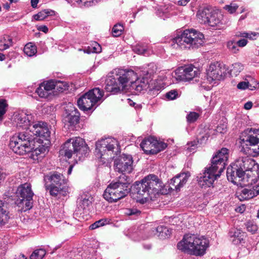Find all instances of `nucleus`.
<instances>
[{
	"label": "nucleus",
	"instance_id": "obj_50",
	"mask_svg": "<svg viewBox=\"0 0 259 259\" xmlns=\"http://www.w3.org/2000/svg\"><path fill=\"white\" fill-rule=\"evenodd\" d=\"M106 223L107 220L106 219H101L92 224L90 228L92 230L95 229L98 227L105 225Z\"/></svg>",
	"mask_w": 259,
	"mask_h": 259
},
{
	"label": "nucleus",
	"instance_id": "obj_5",
	"mask_svg": "<svg viewBox=\"0 0 259 259\" xmlns=\"http://www.w3.org/2000/svg\"><path fill=\"white\" fill-rule=\"evenodd\" d=\"M9 145L14 153L24 155L34 148V139L27 131L20 132L12 137Z\"/></svg>",
	"mask_w": 259,
	"mask_h": 259
},
{
	"label": "nucleus",
	"instance_id": "obj_62",
	"mask_svg": "<svg viewBox=\"0 0 259 259\" xmlns=\"http://www.w3.org/2000/svg\"><path fill=\"white\" fill-rule=\"evenodd\" d=\"M252 103L250 101L247 102L245 103L244 105V108L246 110L250 109L252 107Z\"/></svg>",
	"mask_w": 259,
	"mask_h": 259
},
{
	"label": "nucleus",
	"instance_id": "obj_20",
	"mask_svg": "<svg viewBox=\"0 0 259 259\" xmlns=\"http://www.w3.org/2000/svg\"><path fill=\"white\" fill-rule=\"evenodd\" d=\"M105 89L107 92L116 94L124 90L119 84L114 74L109 75L106 80Z\"/></svg>",
	"mask_w": 259,
	"mask_h": 259
},
{
	"label": "nucleus",
	"instance_id": "obj_12",
	"mask_svg": "<svg viewBox=\"0 0 259 259\" xmlns=\"http://www.w3.org/2000/svg\"><path fill=\"white\" fill-rule=\"evenodd\" d=\"M199 74V70L193 65L179 67L175 71L174 77L180 81H189Z\"/></svg>",
	"mask_w": 259,
	"mask_h": 259
},
{
	"label": "nucleus",
	"instance_id": "obj_24",
	"mask_svg": "<svg viewBox=\"0 0 259 259\" xmlns=\"http://www.w3.org/2000/svg\"><path fill=\"white\" fill-rule=\"evenodd\" d=\"M209 245V241L203 236H199L198 238L197 242L194 248V255H203Z\"/></svg>",
	"mask_w": 259,
	"mask_h": 259
},
{
	"label": "nucleus",
	"instance_id": "obj_47",
	"mask_svg": "<svg viewBox=\"0 0 259 259\" xmlns=\"http://www.w3.org/2000/svg\"><path fill=\"white\" fill-rule=\"evenodd\" d=\"M7 106L6 100L3 99L0 100V121L2 120L3 116L6 113Z\"/></svg>",
	"mask_w": 259,
	"mask_h": 259
},
{
	"label": "nucleus",
	"instance_id": "obj_44",
	"mask_svg": "<svg viewBox=\"0 0 259 259\" xmlns=\"http://www.w3.org/2000/svg\"><path fill=\"white\" fill-rule=\"evenodd\" d=\"M123 30V26L121 24H115L112 28V34L115 37L120 36Z\"/></svg>",
	"mask_w": 259,
	"mask_h": 259
},
{
	"label": "nucleus",
	"instance_id": "obj_49",
	"mask_svg": "<svg viewBox=\"0 0 259 259\" xmlns=\"http://www.w3.org/2000/svg\"><path fill=\"white\" fill-rule=\"evenodd\" d=\"M243 69L242 65L239 63H235L232 65V68L230 69L231 73H233L237 75Z\"/></svg>",
	"mask_w": 259,
	"mask_h": 259
},
{
	"label": "nucleus",
	"instance_id": "obj_26",
	"mask_svg": "<svg viewBox=\"0 0 259 259\" xmlns=\"http://www.w3.org/2000/svg\"><path fill=\"white\" fill-rule=\"evenodd\" d=\"M77 104L79 108L83 111L91 110L95 105L93 101L87 93L78 100Z\"/></svg>",
	"mask_w": 259,
	"mask_h": 259
},
{
	"label": "nucleus",
	"instance_id": "obj_60",
	"mask_svg": "<svg viewBox=\"0 0 259 259\" xmlns=\"http://www.w3.org/2000/svg\"><path fill=\"white\" fill-rule=\"evenodd\" d=\"M188 146V149L189 151L191 152L192 150L195 149L196 146V142L195 141L192 142L191 143H189Z\"/></svg>",
	"mask_w": 259,
	"mask_h": 259
},
{
	"label": "nucleus",
	"instance_id": "obj_36",
	"mask_svg": "<svg viewBox=\"0 0 259 259\" xmlns=\"http://www.w3.org/2000/svg\"><path fill=\"white\" fill-rule=\"evenodd\" d=\"M41 84L44 86V90H46L45 93H42L40 91H39V93L41 96L44 97H49V96L51 94V92L53 90L55 89V79H51L46 81H45Z\"/></svg>",
	"mask_w": 259,
	"mask_h": 259
},
{
	"label": "nucleus",
	"instance_id": "obj_54",
	"mask_svg": "<svg viewBox=\"0 0 259 259\" xmlns=\"http://www.w3.org/2000/svg\"><path fill=\"white\" fill-rule=\"evenodd\" d=\"M99 0H78V2L81 4L82 6L90 7L94 3H97Z\"/></svg>",
	"mask_w": 259,
	"mask_h": 259
},
{
	"label": "nucleus",
	"instance_id": "obj_43",
	"mask_svg": "<svg viewBox=\"0 0 259 259\" xmlns=\"http://www.w3.org/2000/svg\"><path fill=\"white\" fill-rule=\"evenodd\" d=\"M147 50V47L145 44H138L133 48V51L138 54H144Z\"/></svg>",
	"mask_w": 259,
	"mask_h": 259
},
{
	"label": "nucleus",
	"instance_id": "obj_33",
	"mask_svg": "<svg viewBox=\"0 0 259 259\" xmlns=\"http://www.w3.org/2000/svg\"><path fill=\"white\" fill-rule=\"evenodd\" d=\"M9 219L7 210V204L0 200V226L5 224Z\"/></svg>",
	"mask_w": 259,
	"mask_h": 259
},
{
	"label": "nucleus",
	"instance_id": "obj_46",
	"mask_svg": "<svg viewBox=\"0 0 259 259\" xmlns=\"http://www.w3.org/2000/svg\"><path fill=\"white\" fill-rule=\"evenodd\" d=\"M238 7L239 6L237 4L231 3L230 5L225 6L224 9L230 14H233L236 11Z\"/></svg>",
	"mask_w": 259,
	"mask_h": 259
},
{
	"label": "nucleus",
	"instance_id": "obj_9",
	"mask_svg": "<svg viewBox=\"0 0 259 259\" xmlns=\"http://www.w3.org/2000/svg\"><path fill=\"white\" fill-rule=\"evenodd\" d=\"M245 175L248 179L254 182L259 178V165L252 158L248 156H241L237 159L234 163Z\"/></svg>",
	"mask_w": 259,
	"mask_h": 259
},
{
	"label": "nucleus",
	"instance_id": "obj_23",
	"mask_svg": "<svg viewBox=\"0 0 259 259\" xmlns=\"http://www.w3.org/2000/svg\"><path fill=\"white\" fill-rule=\"evenodd\" d=\"M190 176L189 172H183L177 175L170 180V185L174 187L177 190H180L187 183L188 178Z\"/></svg>",
	"mask_w": 259,
	"mask_h": 259
},
{
	"label": "nucleus",
	"instance_id": "obj_37",
	"mask_svg": "<svg viewBox=\"0 0 259 259\" xmlns=\"http://www.w3.org/2000/svg\"><path fill=\"white\" fill-rule=\"evenodd\" d=\"M55 14V12L53 10L45 9L41 11L37 14L33 16L34 19L36 21H41L46 19L49 16H52Z\"/></svg>",
	"mask_w": 259,
	"mask_h": 259
},
{
	"label": "nucleus",
	"instance_id": "obj_59",
	"mask_svg": "<svg viewBox=\"0 0 259 259\" xmlns=\"http://www.w3.org/2000/svg\"><path fill=\"white\" fill-rule=\"evenodd\" d=\"M237 46L240 47H243L245 46L247 44V40L245 39H242L238 40L236 42Z\"/></svg>",
	"mask_w": 259,
	"mask_h": 259
},
{
	"label": "nucleus",
	"instance_id": "obj_41",
	"mask_svg": "<svg viewBox=\"0 0 259 259\" xmlns=\"http://www.w3.org/2000/svg\"><path fill=\"white\" fill-rule=\"evenodd\" d=\"M156 231L159 233V236L161 237H168L171 234V231L166 227L159 226L157 228Z\"/></svg>",
	"mask_w": 259,
	"mask_h": 259
},
{
	"label": "nucleus",
	"instance_id": "obj_51",
	"mask_svg": "<svg viewBox=\"0 0 259 259\" xmlns=\"http://www.w3.org/2000/svg\"><path fill=\"white\" fill-rule=\"evenodd\" d=\"M227 47L233 53H236L239 51L237 44L233 41L228 42Z\"/></svg>",
	"mask_w": 259,
	"mask_h": 259
},
{
	"label": "nucleus",
	"instance_id": "obj_35",
	"mask_svg": "<svg viewBox=\"0 0 259 259\" xmlns=\"http://www.w3.org/2000/svg\"><path fill=\"white\" fill-rule=\"evenodd\" d=\"M12 45L13 40L10 36L5 34L0 36V51H4Z\"/></svg>",
	"mask_w": 259,
	"mask_h": 259
},
{
	"label": "nucleus",
	"instance_id": "obj_61",
	"mask_svg": "<svg viewBox=\"0 0 259 259\" xmlns=\"http://www.w3.org/2000/svg\"><path fill=\"white\" fill-rule=\"evenodd\" d=\"M38 30L42 31L46 33H47L49 31L48 28L47 27V26L45 25H41L39 26L38 28Z\"/></svg>",
	"mask_w": 259,
	"mask_h": 259
},
{
	"label": "nucleus",
	"instance_id": "obj_29",
	"mask_svg": "<svg viewBox=\"0 0 259 259\" xmlns=\"http://www.w3.org/2000/svg\"><path fill=\"white\" fill-rule=\"evenodd\" d=\"M229 235L232 238V242L234 244H238L243 240L244 233L240 229L233 228L229 231Z\"/></svg>",
	"mask_w": 259,
	"mask_h": 259
},
{
	"label": "nucleus",
	"instance_id": "obj_4",
	"mask_svg": "<svg viewBox=\"0 0 259 259\" xmlns=\"http://www.w3.org/2000/svg\"><path fill=\"white\" fill-rule=\"evenodd\" d=\"M130 179L125 175H121L118 180L110 184L104 191L103 196L109 202H116L128 193L130 188Z\"/></svg>",
	"mask_w": 259,
	"mask_h": 259
},
{
	"label": "nucleus",
	"instance_id": "obj_8",
	"mask_svg": "<svg viewBox=\"0 0 259 259\" xmlns=\"http://www.w3.org/2000/svg\"><path fill=\"white\" fill-rule=\"evenodd\" d=\"M17 200L16 204L24 211L32 207L34 193L29 183H25L19 186L15 193Z\"/></svg>",
	"mask_w": 259,
	"mask_h": 259
},
{
	"label": "nucleus",
	"instance_id": "obj_52",
	"mask_svg": "<svg viewBox=\"0 0 259 259\" xmlns=\"http://www.w3.org/2000/svg\"><path fill=\"white\" fill-rule=\"evenodd\" d=\"M199 117V114L195 112H191L187 116V120L189 122L192 123L195 122Z\"/></svg>",
	"mask_w": 259,
	"mask_h": 259
},
{
	"label": "nucleus",
	"instance_id": "obj_30",
	"mask_svg": "<svg viewBox=\"0 0 259 259\" xmlns=\"http://www.w3.org/2000/svg\"><path fill=\"white\" fill-rule=\"evenodd\" d=\"M212 13V10L208 8H204L199 10L197 13V17L199 22L200 23L206 24L208 22L209 17Z\"/></svg>",
	"mask_w": 259,
	"mask_h": 259
},
{
	"label": "nucleus",
	"instance_id": "obj_11",
	"mask_svg": "<svg viewBox=\"0 0 259 259\" xmlns=\"http://www.w3.org/2000/svg\"><path fill=\"white\" fill-rule=\"evenodd\" d=\"M228 180L234 184L243 186V185L252 184L251 180H247L248 177L245 175L240 169L234 163L228 167L227 170Z\"/></svg>",
	"mask_w": 259,
	"mask_h": 259
},
{
	"label": "nucleus",
	"instance_id": "obj_18",
	"mask_svg": "<svg viewBox=\"0 0 259 259\" xmlns=\"http://www.w3.org/2000/svg\"><path fill=\"white\" fill-rule=\"evenodd\" d=\"M193 29H186L181 35L173 38L171 41V45L174 48L181 49L191 48L190 40Z\"/></svg>",
	"mask_w": 259,
	"mask_h": 259
},
{
	"label": "nucleus",
	"instance_id": "obj_2",
	"mask_svg": "<svg viewBox=\"0 0 259 259\" xmlns=\"http://www.w3.org/2000/svg\"><path fill=\"white\" fill-rule=\"evenodd\" d=\"M228 149L223 148L219 150L211 159V165L206 167L203 174L197 177L198 182L201 187H209L215 180L221 176L224 171L228 159Z\"/></svg>",
	"mask_w": 259,
	"mask_h": 259
},
{
	"label": "nucleus",
	"instance_id": "obj_14",
	"mask_svg": "<svg viewBox=\"0 0 259 259\" xmlns=\"http://www.w3.org/2000/svg\"><path fill=\"white\" fill-rule=\"evenodd\" d=\"M257 130L252 133L250 131L249 133L246 132L243 133L240 136L241 149L240 153L244 154H250V150L249 146L259 145V138Z\"/></svg>",
	"mask_w": 259,
	"mask_h": 259
},
{
	"label": "nucleus",
	"instance_id": "obj_7",
	"mask_svg": "<svg viewBox=\"0 0 259 259\" xmlns=\"http://www.w3.org/2000/svg\"><path fill=\"white\" fill-rule=\"evenodd\" d=\"M120 151L117 140L113 138H107L98 141L96 143L95 154L96 156L104 160L113 158Z\"/></svg>",
	"mask_w": 259,
	"mask_h": 259
},
{
	"label": "nucleus",
	"instance_id": "obj_53",
	"mask_svg": "<svg viewBox=\"0 0 259 259\" xmlns=\"http://www.w3.org/2000/svg\"><path fill=\"white\" fill-rule=\"evenodd\" d=\"M246 226L247 230L252 234H254L257 230V226L251 222H247L246 224Z\"/></svg>",
	"mask_w": 259,
	"mask_h": 259
},
{
	"label": "nucleus",
	"instance_id": "obj_48",
	"mask_svg": "<svg viewBox=\"0 0 259 259\" xmlns=\"http://www.w3.org/2000/svg\"><path fill=\"white\" fill-rule=\"evenodd\" d=\"M165 98L168 100H173L179 97V94L176 90H172L165 94Z\"/></svg>",
	"mask_w": 259,
	"mask_h": 259
},
{
	"label": "nucleus",
	"instance_id": "obj_32",
	"mask_svg": "<svg viewBox=\"0 0 259 259\" xmlns=\"http://www.w3.org/2000/svg\"><path fill=\"white\" fill-rule=\"evenodd\" d=\"M206 24L217 29L222 25L223 22L220 16H219L215 13L212 12L209 17L208 22Z\"/></svg>",
	"mask_w": 259,
	"mask_h": 259
},
{
	"label": "nucleus",
	"instance_id": "obj_16",
	"mask_svg": "<svg viewBox=\"0 0 259 259\" xmlns=\"http://www.w3.org/2000/svg\"><path fill=\"white\" fill-rule=\"evenodd\" d=\"M199 236L195 234L185 235L182 241L177 244L178 249L194 255L195 246Z\"/></svg>",
	"mask_w": 259,
	"mask_h": 259
},
{
	"label": "nucleus",
	"instance_id": "obj_63",
	"mask_svg": "<svg viewBox=\"0 0 259 259\" xmlns=\"http://www.w3.org/2000/svg\"><path fill=\"white\" fill-rule=\"evenodd\" d=\"M190 0H180L178 2V5L179 6H186Z\"/></svg>",
	"mask_w": 259,
	"mask_h": 259
},
{
	"label": "nucleus",
	"instance_id": "obj_22",
	"mask_svg": "<svg viewBox=\"0 0 259 259\" xmlns=\"http://www.w3.org/2000/svg\"><path fill=\"white\" fill-rule=\"evenodd\" d=\"M32 116L30 114H27L25 113L21 112L16 115L15 117V121L17 127L24 129H30V120Z\"/></svg>",
	"mask_w": 259,
	"mask_h": 259
},
{
	"label": "nucleus",
	"instance_id": "obj_17",
	"mask_svg": "<svg viewBox=\"0 0 259 259\" xmlns=\"http://www.w3.org/2000/svg\"><path fill=\"white\" fill-rule=\"evenodd\" d=\"M133 160L131 155H122L114 161V169L122 173H130L133 169Z\"/></svg>",
	"mask_w": 259,
	"mask_h": 259
},
{
	"label": "nucleus",
	"instance_id": "obj_15",
	"mask_svg": "<svg viewBox=\"0 0 259 259\" xmlns=\"http://www.w3.org/2000/svg\"><path fill=\"white\" fill-rule=\"evenodd\" d=\"M227 70L226 66L223 63L215 62L210 64L206 70L207 80L211 82L222 79L226 75Z\"/></svg>",
	"mask_w": 259,
	"mask_h": 259
},
{
	"label": "nucleus",
	"instance_id": "obj_31",
	"mask_svg": "<svg viewBox=\"0 0 259 259\" xmlns=\"http://www.w3.org/2000/svg\"><path fill=\"white\" fill-rule=\"evenodd\" d=\"M87 93L91 100H92L95 105L102 100L104 95L103 91L99 88H95L91 90Z\"/></svg>",
	"mask_w": 259,
	"mask_h": 259
},
{
	"label": "nucleus",
	"instance_id": "obj_25",
	"mask_svg": "<svg viewBox=\"0 0 259 259\" xmlns=\"http://www.w3.org/2000/svg\"><path fill=\"white\" fill-rule=\"evenodd\" d=\"M67 115L65 117V121L68 122L70 125H73L78 123L80 118V114L77 109L72 104H70Z\"/></svg>",
	"mask_w": 259,
	"mask_h": 259
},
{
	"label": "nucleus",
	"instance_id": "obj_56",
	"mask_svg": "<svg viewBox=\"0 0 259 259\" xmlns=\"http://www.w3.org/2000/svg\"><path fill=\"white\" fill-rule=\"evenodd\" d=\"M39 91H40L42 93H44V94L46 92V90H44V86L41 83L39 85V87L37 88V89L35 91V92L37 94V95L40 98H47L48 97H44L42 96H41L40 94L39 93V92H40Z\"/></svg>",
	"mask_w": 259,
	"mask_h": 259
},
{
	"label": "nucleus",
	"instance_id": "obj_19",
	"mask_svg": "<svg viewBox=\"0 0 259 259\" xmlns=\"http://www.w3.org/2000/svg\"><path fill=\"white\" fill-rule=\"evenodd\" d=\"M30 132L34 135L44 138L47 139L50 136V132L47 126V123L42 122H38L33 124L30 128Z\"/></svg>",
	"mask_w": 259,
	"mask_h": 259
},
{
	"label": "nucleus",
	"instance_id": "obj_45",
	"mask_svg": "<svg viewBox=\"0 0 259 259\" xmlns=\"http://www.w3.org/2000/svg\"><path fill=\"white\" fill-rule=\"evenodd\" d=\"M240 37L248 38L251 40L256 39L259 36L257 32H242L239 34Z\"/></svg>",
	"mask_w": 259,
	"mask_h": 259
},
{
	"label": "nucleus",
	"instance_id": "obj_6",
	"mask_svg": "<svg viewBox=\"0 0 259 259\" xmlns=\"http://www.w3.org/2000/svg\"><path fill=\"white\" fill-rule=\"evenodd\" d=\"M45 187L49 191L50 194L56 197L58 194L66 196L69 193L68 187L63 186L67 183V180L64 179L62 174L57 172L48 175L44 177Z\"/></svg>",
	"mask_w": 259,
	"mask_h": 259
},
{
	"label": "nucleus",
	"instance_id": "obj_10",
	"mask_svg": "<svg viewBox=\"0 0 259 259\" xmlns=\"http://www.w3.org/2000/svg\"><path fill=\"white\" fill-rule=\"evenodd\" d=\"M88 150V147L84 140L81 138L76 137L68 140L65 143L63 149L60 151V153L69 159L73 153H80L83 155L85 154Z\"/></svg>",
	"mask_w": 259,
	"mask_h": 259
},
{
	"label": "nucleus",
	"instance_id": "obj_57",
	"mask_svg": "<svg viewBox=\"0 0 259 259\" xmlns=\"http://www.w3.org/2000/svg\"><path fill=\"white\" fill-rule=\"evenodd\" d=\"M140 211L136 209H128L127 210L126 213L129 215H132L135 214H139L140 213Z\"/></svg>",
	"mask_w": 259,
	"mask_h": 259
},
{
	"label": "nucleus",
	"instance_id": "obj_3",
	"mask_svg": "<svg viewBox=\"0 0 259 259\" xmlns=\"http://www.w3.org/2000/svg\"><path fill=\"white\" fill-rule=\"evenodd\" d=\"M111 73L115 75L124 90L127 84L130 83L129 90L134 94H139L148 87V79L144 77L139 78L137 74L132 70L115 68Z\"/></svg>",
	"mask_w": 259,
	"mask_h": 259
},
{
	"label": "nucleus",
	"instance_id": "obj_28",
	"mask_svg": "<svg viewBox=\"0 0 259 259\" xmlns=\"http://www.w3.org/2000/svg\"><path fill=\"white\" fill-rule=\"evenodd\" d=\"M204 37L203 34L197 30L193 29L191 38V48H198L204 43Z\"/></svg>",
	"mask_w": 259,
	"mask_h": 259
},
{
	"label": "nucleus",
	"instance_id": "obj_34",
	"mask_svg": "<svg viewBox=\"0 0 259 259\" xmlns=\"http://www.w3.org/2000/svg\"><path fill=\"white\" fill-rule=\"evenodd\" d=\"M258 82L254 80L251 79L250 81H244L240 82L237 85L238 89L245 90L248 89L250 91H253L256 89L257 87Z\"/></svg>",
	"mask_w": 259,
	"mask_h": 259
},
{
	"label": "nucleus",
	"instance_id": "obj_1",
	"mask_svg": "<svg viewBox=\"0 0 259 259\" xmlns=\"http://www.w3.org/2000/svg\"><path fill=\"white\" fill-rule=\"evenodd\" d=\"M162 181L154 175H149L141 182H136L133 186L134 198L141 204H145L156 198L162 190Z\"/></svg>",
	"mask_w": 259,
	"mask_h": 259
},
{
	"label": "nucleus",
	"instance_id": "obj_64",
	"mask_svg": "<svg viewBox=\"0 0 259 259\" xmlns=\"http://www.w3.org/2000/svg\"><path fill=\"white\" fill-rule=\"evenodd\" d=\"M245 206L244 205H242L241 206H238L236 209V210L237 212H239L240 213H243L245 211Z\"/></svg>",
	"mask_w": 259,
	"mask_h": 259
},
{
	"label": "nucleus",
	"instance_id": "obj_13",
	"mask_svg": "<svg viewBox=\"0 0 259 259\" xmlns=\"http://www.w3.org/2000/svg\"><path fill=\"white\" fill-rule=\"evenodd\" d=\"M166 144L152 137L144 139L140 144L142 149L147 154H156L166 147Z\"/></svg>",
	"mask_w": 259,
	"mask_h": 259
},
{
	"label": "nucleus",
	"instance_id": "obj_55",
	"mask_svg": "<svg viewBox=\"0 0 259 259\" xmlns=\"http://www.w3.org/2000/svg\"><path fill=\"white\" fill-rule=\"evenodd\" d=\"M209 137V135L208 133H206L198 138L197 142L201 144H204L208 140Z\"/></svg>",
	"mask_w": 259,
	"mask_h": 259
},
{
	"label": "nucleus",
	"instance_id": "obj_42",
	"mask_svg": "<svg viewBox=\"0 0 259 259\" xmlns=\"http://www.w3.org/2000/svg\"><path fill=\"white\" fill-rule=\"evenodd\" d=\"M68 83L66 82L55 80V89L62 92L68 89Z\"/></svg>",
	"mask_w": 259,
	"mask_h": 259
},
{
	"label": "nucleus",
	"instance_id": "obj_27",
	"mask_svg": "<svg viewBox=\"0 0 259 259\" xmlns=\"http://www.w3.org/2000/svg\"><path fill=\"white\" fill-rule=\"evenodd\" d=\"M34 148L35 147H34ZM48 151V147L43 145H39L38 147L33 148L29 152H31L30 157L33 160L38 161L45 156Z\"/></svg>",
	"mask_w": 259,
	"mask_h": 259
},
{
	"label": "nucleus",
	"instance_id": "obj_40",
	"mask_svg": "<svg viewBox=\"0 0 259 259\" xmlns=\"http://www.w3.org/2000/svg\"><path fill=\"white\" fill-rule=\"evenodd\" d=\"M46 254L44 249L40 248L33 251L30 256V259H42Z\"/></svg>",
	"mask_w": 259,
	"mask_h": 259
},
{
	"label": "nucleus",
	"instance_id": "obj_58",
	"mask_svg": "<svg viewBox=\"0 0 259 259\" xmlns=\"http://www.w3.org/2000/svg\"><path fill=\"white\" fill-rule=\"evenodd\" d=\"M91 203V202L88 199H83L81 201L80 206L83 208H85L86 206H89Z\"/></svg>",
	"mask_w": 259,
	"mask_h": 259
},
{
	"label": "nucleus",
	"instance_id": "obj_21",
	"mask_svg": "<svg viewBox=\"0 0 259 259\" xmlns=\"http://www.w3.org/2000/svg\"><path fill=\"white\" fill-rule=\"evenodd\" d=\"M257 180L252 184H248V185H243V186H247V188L242 190L241 192V196L244 199H249L256 196L259 194V183L255 184Z\"/></svg>",
	"mask_w": 259,
	"mask_h": 259
},
{
	"label": "nucleus",
	"instance_id": "obj_38",
	"mask_svg": "<svg viewBox=\"0 0 259 259\" xmlns=\"http://www.w3.org/2000/svg\"><path fill=\"white\" fill-rule=\"evenodd\" d=\"M78 51H82L84 53L87 54H90L92 53H98L101 52V47L99 44L94 42L91 46L88 47L87 49L84 50L79 49Z\"/></svg>",
	"mask_w": 259,
	"mask_h": 259
},
{
	"label": "nucleus",
	"instance_id": "obj_39",
	"mask_svg": "<svg viewBox=\"0 0 259 259\" xmlns=\"http://www.w3.org/2000/svg\"><path fill=\"white\" fill-rule=\"evenodd\" d=\"M24 52L29 57H31L36 53V48L31 43L27 44L24 48Z\"/></svg>",
	"mask_w": 259,
	"mask_h": 259
}]
</instances>
